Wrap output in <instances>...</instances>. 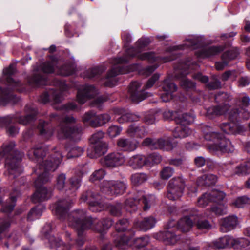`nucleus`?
<instances>
[{
    "label": "nucleus",
    "mask_w": 250,
    "mask_h": 250,
    "mask_svg": "<svg viewBox=\"0 0 250 250\" xmlns=\"http://www.w3.org/2000/svg\"><path fill=\"white\" fill-rule=\"evenodd\" d=\"M55 62H46L44 63L42 67V71L44 73H51L54 71Z\"/></svg>",
    "instance_id": "nucleus-61"
},
{
    "label": "nucleus",
    "mask_w": 250,
    "mask_h": 250,
    "mask_svg": "<svg viewBox=\"0 0 250 250\" xmlns=\"http://www.w3.org/2000/svg\"><path fill=\"white\" fill-rule=\"evenodd\" d=\"M69 225L74 228L77 232L79 239L77 244L82 246L83 244V240L82 236L83 232L90 228H92L101 232L108 229L112 225V221L108 219H104L102 222L97 220H92L86 215V212L83 210H77L68 216Z\"/></svg>",
    "instance_id": "nucleus-1"
},
{
    "label": "nucleus",
    "mask_w": 250,
    "mask_h": 250,
    "mask_svg": "<svg viewBox=\"0 0 250 250\" xmlns=\"http://www.w3.org/2000/svg\"><path fill=\"white\" fill-rule=\"evenodd\" d=\"M34 119V115H33L22 116L19 118L18 122L21 124L27 125L32 121Z\"/></svg>",
    "instance_id": "nucleus-60"
},
{
    "label": "nucleus",
    "mask_w": 250,
    "mask_h": 250,
    "mask_svg": "<svg viewBox=\"0 0 250 250\" xmlns=\"http://www.w3.org/2000/svg\"><path fill=\"white\" fill-rule=\"evenodd\" d=\"M191 133V130L187 125H179L175 129L173 135L175 138H185Z\"/></svg>",
    "instance_id": "nucleus-25"
},
{
    "label": "nucleus",
    "mask_w": 250,
    "mask_h": 250,
    "mask_svg": "<svg viewBox=\"0 0 250 250\" xmlns=\"http://www.w3.org/2000/svg\"><path fill=\"white\" fill-rule=\"evenodd\" d=\"M194 118L187 113L179 115L176 119V122L179 125H187L194 122Z\"/></svg>",
    "instance_id": "nucleus-31"
},
{
    "label": "nucleus",
    "mask_w": 250,
    "mask_h": 250,
    "mask_svg": "<svg viewBox=\"0 0 250 250\" xmlns=\"http://www.w3.org/2000/svg\"><path fill=\"white\" fill-rule=\"evenodd\" d=\"M141 83L137 82H132L129 86V92L131 100L135 103H138L146 98V96L142 95V92L139 90Z\"/></svg>",
    "instance_id": "nucleus-13"
},
{
    "label": "nucleus",
    "mask_w": 250,
    "mask_h": 250,
    "mask_svg": "<svg viewBox=\"0 0 250 250\" xmlns=\"http://www.w3.org/2000/svg\"><path fill=\"white\" fill-rule=\"evenodd\" d=\"M250 200L246 196H241L237 198L231 203L232 205L236 208H243L250 204Z\"/></svg>",
    "instance_id": "nucleus-37"
},
{
    "label": "nucleus",
    "mask_w": 250,
    "mask_h": 250,
    "mask_svg": "<svg viewBox=\"0 0 250 250\" xmlns=\"http://www.w3.org/2000/svg\"><path fill=\"white\" fill-rule=\"evenodd\" d=\"M110 212L113 215L118 216L121 214V207L120 204L111 205L108 207Z\"/></svg>",
    "instance_id": "nucleus-59"
},
{
    "label": "nucleus",
    "mask_w": 250,
    "mask_h": 250,
    "mask_svg": "<svg viewBox=\"0 0 250 250\" xmlns=\"http://www.w3.org/2000/svg\"><path fill=\"white\" fill-rule=\"evenodd\" d=\"M115 113L121 115V117L118 119L119 123H124L125 121L136 122L139 120L140 116L137 114L132 113H126L123 109H115L114 110Z\"/></svg>",
    "instance_id": "nucleus-16"
},
{
    "label": "nucleus",
    "mask_w": 250,
    "mask_h": 250,
    "mask_svg": "<svg viewBox=\"0 0 250 250\" xmlns=\"http://www.w3.org/2000/svg\"><path fill=\"white\" fill-rule=\"evenodd\" d=\"M38 129L41 134L43 135L45 138H49L53 133V129L48 123L44 121H41L38 125Z\"/></svg>",
    "instance_id": "nucleus-28"
},
{
    "label": "nucleus",
    "mask_w": 250,
    "mask_h": 250,
    "mask_svg": "<svg viewBox=\"0 0 250 250\" xmlns=\"http://www.w3.org/2000/svg\"><path fill=\"white\" fill-rule=\"evenodd\" d=\"M15 68L13 65H10L8 68L3 70V74L6 76L7 83L13 87H16L19 85L18 82L15 81L10 76L15 73Z\"/></svg>",
    "instance_id": "nucleus-30"
},
{
    "label": "nucleus",
    "mask_w": 250,
    "mask_h": 250,
    "mask_svg": "<svg viewBox=\"0 0 250 250\" xmlns=\"http://www.w3.org/2000/svg\"><path fill=\"white\" fill-rule=\"evenodd\" d=\"M174 172V170L172 167H166L160 172L161 178L163 180H167L173 175Z\"/></svg>",
    "instance_id": "nucleus-40"
},
{
    "label": "nucleus",
    "mask_w": 250,
    "mask_h": 250,
    "mask_svg": "<svg viewBox=\"0 0 250 250\" xmlns=\"http://www.w3.org/2000/svg\"><path fill=\"white\" fill-rule=\"evenodd\" d=\"M118 146L122 150L126 151H132L137 148V144L130 139L120 138L117 142Z\"/></svg>",
    "instance_id": "nucleus-18"
},
{
    "label": "nucleus",
    "mask_w": 250,
    "mask_h": 250,
    "mask_svg": "<svg viewBox=\"0 0 250 250\" xmlns=\"http://www.w3.org/2000/svg\"><path fill=\"white\" fill-rule=\"evenodd\" d=\"M128 163L133 168H139L146 164V158L142 155H137L130 158Z\"/></svg>",
    "instance_id": "nucleus-24"
},
{
    "label": "nucleus",
    "mask_w": 250,
    "mask_h": 250,
    "mask_svg": "<svg viewBox=\"0 0 250 250\" xmlns=\"http://www.w3.org/2000/svg\"><path fill=\"white\" fill-rule=\"evenodd\" d=\"M19 194V192L17 190L14 191L11 193L10 195V199L13 203L10 206L5 207L3 210L4 212H9L13 210L15 206L14 203L16 201V195H18Z\"/></svg>",
    "instance_id": "nucleus-54"
},
{
    "label": "nucleus",
    "mask_w": 250,
    "mask_h": 250,
    "mask_svg": "<svg viewBox=\"0 0 250 250\" xmlns=\"http://www.w3.org/2000/svg\"><path fill=\"white\" fill-rule=\"evenodd\" d=\"M163 89L164 91L170 94L177 90L176 85L169 80H165L164 82Z\"/></svg>",
    "instance_id": "nucleus-39"
},
{
    "label": "nucleus",
    "mask_w": 250,
    "mask_h": 250,
    "mask_svg": "<svg viewBox=\"0 0 250 250\" xmlns=\"http://www.w3.org/2000/svg\"><path fill=\"white\" fill-rule=\"evenodd\" d=\"M156 223L155 219L151 217L144 218L140 222L135 223L137 227L143 230H147L154 227Z\"/></svg>",
    "instance_id": "nucleus-23"
},
{
    "label": "nucleus",
    "mask_w": 250,
    "mask_h": 250,
    "mask_svg": "<svg viewBox=\"0 0 250 250\" xmlns=\"http://www.w3.org/2000/svg\"><path fill=\"white\" fill-rule=\"evenodd\" d=\"M42 210L40 208H32L28 215V219L33 220L38 218L41 216Z\"/></svg>",
    "instance_id": "nucleus-46"
},
{
    "label": "nucleus",
    "mask_w": 250,
    "mask_h": 250,
    "mask_svg": "<svg viewBox=\"0 0 250 250\" xmlns=\"http://www.w3.org/2000/svg\"><path fill=\"white\" fill-rule=\"evenodd\" d=\"M185 186V182L182 177L173 178L168 183L167 198L171 200L178 199L183 194Z\"/></svg>",
    "instance_id": "nucleus-6"
},
{
    "label": "nucleus",
    "mask_w": 250,
    "mask_h": 250,
    "mask_svg": "<svg viewBox=\"0 0 250 250\" xmlns=\"http://www.w3.org/2000/svg\"><path fill=\"white\" fill-rule=\"evenodd\" d=\"M159 235V237H162L163 240L165 241L167 244L174 245L179 239L178 236L169 231L160 232Z\"/></svg>",
    "instance_id": "nucleus-26"
},
{
    "label": "nucleus",
    "mask_w": 250,
    "mask_h": 250,
    "mask_svg": "<svg viewBox=\"0 0 250 250\" xmlns=\"http://www.w3.org/2000/svg\"><path fill=\"white\" fill-rule=\"evenodd\" d=\"M65 175L64 174H60L57 178V183L56 185V188L61 190L63 189L65 187Z\"/></svg>",
    "instance_id": "nucleus-51"
},
{
    "label": "nucleus",
    "mask_w": 250,
    "mask_h": 250,
    "mask_svg": "<svg viewBox=\"0 0 250 250\" xmlns=\"http://www.w3.org/2000/svg\"><path fill=\"white\" fill-rule=\"evenodd\" d=\"M194 215L197 217L196 221H194V223L196 224L198 229L208 230L211 229V225L208 220L200 219L199 216L197 214H194Z\"/></svg>",
    "instance_id": "nucleus-35"
},
{
    "label": "nucleus",
    "mask_w": 250,
    "mask_h": 250,
    "mask_svg": "<svg viewBox=\"0 0 250 250\" xmlns=\"http://www.w3.org/2000/svg\"><path fill=\"white\" fill-rule=\"evenodd\" d=\"M210 201L209 196L208 193L204 194L198 200V205L202 207L206 206L208 203Z\"/></svg>",
    "instance_id": "nucleus-56"
},
{
    "label": "nucleus",
    "mask_w": 250,
    "mask_h": 250,
    "mask_svg": "<svg viewBox=\"0 0 250 250\" xmlns=\"http://www.w3.org/2000/svg\"><path fill=\"white\" fill-rule=\"evenodd\" d=\"M159 75L155 74L147 82L145 85V89H149L152 87L155 82L159 79Z\"/></svg>",
    "instance_id": "nucleus-57"
},
{
    "label": "nucleus",
    "mask_w": 250,
    "mask_h": 250,
    "mask_svg": "<svg viewBox=\"0 0 250 250\" xmlns=\"http://www.w3.org/2000/svg\"><path fill=\"white\" fill-rule=\"evenodd\" d=\"M181 86L185 89L193 88L195 86V84L191 81L184 79L181 82Z\"/></svg>",
    "instance_id": "nucleus-63"
},
{
    "label": "nucleus",
    "mask_w": 250,
    "mask_h": 250,
    "mask_svg": "<svg viewBox=\"0 0 250 250\" xmlns=\"http://www.w3.org/2000/svg\"><path fill=\"white\" fill-rule=\"evenodd\" d=\"M56 157L52 158L50 160L47 161L44 164V166H42V168H41L43 169L44 171L42 174L40 175L37 179L35 181V185L36 186L41 184L45 183L49 181L50 176L48 171H54L61 163L62 158V156L59 152L58 153Z\"/></svg>",
    "instance_id": "nucleus-5"
},
{
    "label": "nucleus",
    "mask_w": 250,
    "mask_h": 250,
    "mask_svg": "<svg viewBox=\"0 0 250 250\" xmlns=\"http://www.w3.org/2000/svg\"><path fill=\"white\" fill-rule=\"evenodd\" d=\"M14 146L15 144L11 143L3 146L0 152V155L5 157V166L10 179H14L23 171L18 164L21 160V155L18 151L14 150Z\"/></svg>",
    "instance_id": "nucleus-2"
},
{
    "label": "nucleus",
    "mask_w": 250,
    "mask_h": 250,
    "mask_svg": "<svg viewBox=\"0 0 250 250\" xmlns=\"http://www.w3.org/2000/svg\"><path fill=\"white\" fill-rule=\"evenodd\" d=\"M197 218L194 214H190L182 218L178 222V228L184 232H188L192 227Z\"/></svg>",
    "instance_id": "nucleus-12"
},
{
    "label": "nucleus",
    "mask_w": 250,
    "mask_h": 250,
    "mask_svg": "<svg viewBox=\"0 0 250 250\" xmlns=\"http://www.w3.org/2000/svg\"><path fill=\"white\" fill-rule=\"evenodd\" d=\"M210 210L212 213H214L216 215H222L227 213L226 208L221 204L212 207Z\"/></svg>",
    "instance_id": "nucleus-41"
},
{
    "label": "nucleus",
    "mask_w": 250,
    "mask_h": 250,
    "mask_svg": "<svg viewBox=\"0 0 250 250\" xmlns=\"http://www.w3.org/2000/svg\"><path fill=\"white\" fill-rule=\"evenodd\" d=\"M229 106L228 104H223L209 107L207 111V115L210 118L224 114L228 111Z\"/></svg>",
    "instance_id": "nucleus-19"
},
{
    "label": "nucleus",
    "mask_w": 250,
    "mask_h": 250,
    "mask_svg": "<svg viewBox=\"0 0 250 250\" xmlns=\"http://www.w3.org/2000/svg\"><path fill=\"white\" fill-rule=\"evenodd\" d=\"M128 221L126 219H123L116 223L115 228L118 232L122 231L126 229Z\"/></svg>",
    "instance_id": "nucleus-55"
},
{
    "label": "nucleus",
    "mask_w": 250,
    "mask_h": 250,
    "mask_svg": "<svg viewBox=\"0 0 250 250\" xmlns=\"http://www.w3.org/2000/svg\"><path fill=\"white\" fill-rule=\"evenodd\" d=\"M205 138L213 142L208 145V149L211 152H231L234 150V147L230 141L217 132L212 130L207 132L205 133Z\"/></svg>",
    "instance_id": "nucleus-3"
},
{
    "label": "nucleus",
    "mask_w": 250,
    "mask_h": 250,
    "mask_svg": "<svg viewBox=\"0 0 250 250\" xmlns=\"http://www.w3.org/2000/svg\"><path fill=\"white\" fill-rule=\"evenodd\" d=\"M153 145L154 146L152 147V148L161 149L163 150L169 151L173 148V145L168 140L162 139L155 141Z\"/></svg>",
    "instance_id": "nucleus-29"
},
{
    "label": "nucleus",
    "mask_w": 250,
    "mask_h": 250,
    "mask_svg": "<svg viewBox=\"0 0 250 250\" xmlns=\"http://www.w3.org/2000/svg\"><path fill=\"white\" fill-rule=\"evenodd\" d=\"M208 194L210 201L214 202H219L222 200L225 196L224 192L217 190H213Z\"/></svg>",
    "instance_id": "nucleus-38"
},
{
    "label": "nucleus",
    "mask_w": 250,
    "mask_h": 250,
    "mask_svg": "<svg viewBox=\"0 0 250 250\" xmlns=\"http://www.w3.org/2000/svg\"><path fill=\"white\" fill-rule=\"evenodd\" d=\"M144 122L147 125L153 124L155 122L154 115L151 113H146L144 117Z\"/></svg>",
    "instance_id": "nucleus-64"
},
{
    "label": "nucleus",
    "mask_w": 250,
    "mask_h": 250,
    "mask_svg": "<svg viewBox=\"0 0 250 250\" xmlns=\"http://www.w3.org/2000/svg\"><path fill=\"white\" fill-rule=\"evenodd\" d=\"M51 192L44 187H40L33 196L32 200L34 202H40L48 199L51 196Z\"/></svg>",
    "instance_id": "nucleus-20"
},
{
    "label": "nucleus",
    "mask_w": 250,
    "mask_h": 250,
    "mask_svg": "<svg viewBox=\"0 0 250 250\" xmlns=\"http://www.w3.org/2000/svg\"><path fill=\"white\" fill-rule=\"evenodd\" d=\"M220 128L223 132L229 134H239L245 130L243 125L234 123H223L220 125Z\"/></svg>",
    "instance_id": "nucleus-15"
},
{
    "label": "nucleus",
    "mask_w": 250,
    "mask_h": 250,
    "mask_svg": "<svg viewBox=\"0 0 250 250\" xmlns=\"http://www.w3.org/2000/svg\"><path fill=\"white\" fill-rule=\"evenodd\" d=\"M238 224L237 218L234 215L229 216L220 220V230L223 232H227L233 229Z\"/></svg>",
    "instance_id": "nucleus-11"
},
{
    "label": "nucleus",
    "mask_w": 250,
    "mask_h": 250,
    "mask_svg": "<svg viewBox=\"0 0 250 250\" xmlns=\"http://www.w3.org/2000/svg\"><path fill=\"white\" fill-rule=\"evenodd\" d=\"M149 241V237L146 236L136 239L135 240V244L137 247H144L148 244Z\"/></svg>",
    "instance_id": "nucleus-53"
},
{
    "label": "nucleus",
    "mask_w": 250,
    "mask_h": 250,
    "mask_svg": "<svg viewBox=\"0 0 250 250\" xmlns=\"http://www.w3.org/2000/svg\"><path fill=\"white\" fill-rule=\"evenodd\" d=\"M32 153L36 158H42L45 155V153L42 146L34 148L29 152L28 155L32 157Z\"/></svg>",
    "instance_id": "nucleus-45"
},
{
    "label": "nucleus",
    "mask_w": 250,
    "mask_h": 250,
    "mask_svg": "<svg viewBox=\"0 0 250 250\" xmlns=\"http://www.w3.org/2000/svg\"><path fill=\"white\" fill-rule=\"evenodd\" d=\"M51 245L53 247H56L57 248H59L60 247H62V250H70V247L66 245H64L61 240H51Z\"/></svg>",
    "instance_id": "nucleus-62"
},
{
    "label": "nucleus",
    "mask_w": 250,
    "mask_h": 250,
    "mask_svg": "<svg viewBox=\"0 0 250 250\" xmlns=\"http://www.w3.org/2000/svg\"><path fill=\"white\" fill-rule=\"evenodd\" d=\"M83 150L82 148L77 146H74L69 150L67 158H70L80 156L83 153Z\"/></svg>",
    "instance_id": "nucleus-44"
},
{
    "label": "nucleus",
    "mask_w": 250,
    "mask_h": 250,
    "mask_svg": "<svg viewBox=\"0 0 250 250\" xmlns=\"http://www.w3.org/2000/svg\"><path fill=\"white\" fill-rule=\"evenodd\" d=\"M125 161V158L123 154L113 152L105 156L102 160V164L105 167L113 168L123 165Z\"/></svg>",
    "instance_id": "nucleus-9"
},
{
    "label": "nucleus",
    "mask_w": 250,
    "mask_h": 250,
    "mask_svg": "<svg viewBox=\"0 0 250 250\" xmlns=\"http://www.w3.org/2000/svg\"><path fill=\"white\" fill-rule=\"evenodd\" d=\"M250 240L246 238L234 239L229 235H226L214 241L213 243L218 249H224L231 246L235 249H240L249 246Z\"/></svg>",
    "instance_id": "nucleus-4"
},
{
    "label": "nucleus",
    "mask_w": 250,
    "mask_h": 250,
    "mask_svg": "<svg viewBox=\"0 0 250 250\" xmlns=\"http://www.w3.org/2000/svg\"><path fill=\"white\" fill-rule=\"evenodd\" d=\"M127 132L131 135H136L140 138L144 137L146 133L144 128H141L135 125H130L127 129Z\"/></svg>",
    "instance_id": "nucleus-36"
},
{
    "label": "nucleus",
    "mask_w": 250,
    "mask_h": 250,
    "mask_svg": "<svg viewBox=\"0 0 250 250\" xmlns=\"http://www.w3.org/2000/svg\"><path fill=\"white\" fill-rule=\"evenodd\" d=\"M127 72V71L121 69L119 66H114V67L108 73L105 79V84L106 86L110 87L114 86L117 83V81L114 77L119 74L125 73Z\"/></svg>",
    "instance_id": "nucleus-14"
},
{
    "label": "nucleus",
    "mask_w": 250,
    "mask_h": 250,
    "mask_svg": "<svg viewBox=\"0 0 250 250\" xmlns=\"http://www.w3.org/2000/svg\"><path fill=\"white\" fill-rule=\"evenodd\" d=\"M75 122L73 117H66L57 127V136L59 139H62L71 136L73 134L79 133L81 131V128L77 127L72 128L71 125Z\"/></svg>",
    "instance_id": "nucleus-7"
},
{
    "label": "nucleus",
    "mask_w": 250,
    "mask_h": 250,
    "mask_svg": "<svg viewBox=\"0 0 250 250\" xmlns=\"http://www.w3.org/2000/svg\"><path fill=\"white\" fill-rule=\"evenodd\" d=\"M122 129L116 125H111L107 130V134L111 137L113 138L120 134Z\"/></svg>",
    "instance_id": "nucleus-47"
},
{
    "label": "nucleus",
    "mask_w": 250,
    "mask_h": 250,
    "mask_svg": "<svg viewBox=\"0 0 250 250\" xmlns=\"http://www.w3.org/2000/svg\"><path fill=\"white\" fill-rule=\"evenodd\" d=\"M93 147L95 157H98L104 154L107 150V145L104 142L93 145Z\"/></svg>",
    "instance_id": "nucleus-33"
},
{
    "label": "nucleus",
    "mask_w": 250,
    "mask_h": 250,
    "mask_svg": "<svg viewBox=\"0 0 250 250\" xmlns=\"http://www.w3.org/2000/svg\"><path fill=\"white\" fill-rule=\"evenodd\" d=\"M126 185L124 181L105 180L101 185V190L108 194H120L124 192Z\"/></svg>",
    "instance_id": "nucleus-8"
},
{
    "label": "nucleus",
    "mask_w": 250,
    "mask_h": 250,
    "mask_svg": "<svg viewBox=\"0 0 250 250\" xmlns=\"http://www.w3.org/2000/svg\"><path fill=\"white\" fill-rule=\"evenodd\" d=\"M95 115L96 113L92 111L85 113L83 117V122L84 123L89 124L92 127H97L99 123L97 121L95 122L92 120L94 118V117H95Z\"/></svg>",
    "instance_id": "nucleus-34"
},
{
    "label": "nucleus",
    "mask_w": 250,
    "mask_h": 250,
    "mask_svg": "<svg viewBox=\"0 0 250 250\" xmlns=\"http://www.w3.org/2000/svg\"><path fill=\"white\" fill-rule=\"evenodd\" d=\"M129 241V239L127 233L124 235L122 234H118V237L115 239L116 245L118 246H120L125 244H128Z\"/></svg>",
    "instance_id": "nucleus-42"
},
{
    "label": "nucleus",
    "mask_w": 250,
    "mask_h": 250,
    "mask_svg": "<svg viewBox=\"0 0 250 250\" xmlns=\"http://www.w3.org/2000/svg\"><path fill=\"white\" fill-rule=\"evenodd\" d=\"M134 200V206H136L138 202L142 201L144 204V210H147L149 208L150 205L154 203V197L150 195L146 198L143 191H139L135 195Z\"/></svg>",
    "instance_id": "nucleus-17"
},
{
    "label": "nucleus",
    "mask_w": 250,
    "mask_h": 250,
    "mask_svg": "<svg viewBox=\"0 0 250 250\" xmlns=\"http://www.w3.org/2000/svg\"><path fill=\"white\" fill-rule=\"evenodd\" d=\"M72 203V201L65 200L59 201L56 206V213L60 216L65 215Z\"/></svg>",
    "instance_id": "nucleus-22"
},
{
    "label": "nucleus",
    "mask_w": 250,
    "mask_h": 250,
    "mask_svg": "<svg viewBox=\"0 0 250 250\" xmlns=\"http://www.w3.org/2000/svg\"><path fill=\"white\" fill-rule=\"evenodd\" d=\"M138 57L142 60H148L149 61H152L155 60V55L151 52L139 54Z\"/></svg>",
    "instance_id": "nucleus-58"
},
{
    "label": "nucleus",
    "mask_w": 250,
    "mask_h": 250,
    "mask_svg": "<svg viewBox=\"0 0 250 250\" xmlns=\"http://www.w3.org/2000/svg\"><path fill=\"white\" fill-rule=\"evenodd\" d=\"M104 133L102 131H99L94 133L90 138L91 143L93 145L103 142L102 139L103 138Z\"/></svg>",
    "instance_id": "nucleus-48"
},
{
    "label": "nucleus",
    "mask_w": 250,
    "mask_h": 250,
    "mask_svg": "<svg viewBox=\"0 0 250 250\" xmlns=\"http://www.w3.org/2000/svg\"><path fill=\"white\" fill-rule=\"evenodd\" d=\"M147 176L143 173H137L133 174L131 177V180L132 184L134 186H139L147 179Z\"/></svg>",
    "instance_id": "nucleus-32"
},
{
    "label": "nucleus",
    "mask_w": 250,
    "mask_h": 250,
    "mask_svg": "<svg viewBox=\"0 0 250 250\" xmlns=\"http://www.w3.org/2000/svg\"><path fill=\"white\" fill-rule=\"evenodd\" d=\"M105 175V172L103 169L95 170L90 176V180L92 182H95L103 179Z\"/></svg>",
    "instance_id": "nucleus-43"
},
{
    "label": "nucleus",
    "mask_w": 250,
    "mask_h": 250,
    "mask_svg": "<svg viewBox=\"0 0 250 250\" xmlns=\"http://www.w3.org/2000/svg\"><path fill=\"white\" fill-rule=\"evenodd\" d=\"M217 181V177L212 174H204L200 177L198 180L197 183L200 186H210L214 185Z\"/></svg>",
    "instance_id": "nucleus-21"
},
{
    "label": "nucleus",
    "mask_w": 250,
    "mask_h": 250,
    "mask_svg": "<svg viewBox=\"0 0 250 250\" xmlns=\"http://www.w3.org/2000/svg\"><path fill=\"white\" fill-rule=\"evenodd\" d=\"M97 94L95 88L91 85L82 86L78 90L77 100L81 104H83L88 98L94 97Z\"/></svg>",
    "instance_id": "nucleus-10"
},
{
    "label": "nucleus",
    "mask_w": 250,
    "mask_h": 250,
    "mask_svg": "<svg viewBox=\"0 0 250 250\" xmlns=\"http://www.w3.org/2000/svg\"><path fill=\"white\" fill-rule=\"evenodd\" d=\"M161 161V157L157 154L153 153L149 155L146 158V164H153L159 163Z\"/></svg>",
    "instance_id": "nucleus-50"
},
{
    "label": "nucleus",
    "mask_w": 250,
    "mask_h": 250,
    "mask_svg": "<svg viewBox=\"0 0 250 250\" xmlns=\"http://www.w3.org/2000/svg\"><path fill=\"white\" fill-rule=\"evenodd\" d=\"M233 173L235 174L242 176L250 174V162H245L237 166Z\"/></svg>",
    "instance_id": "nucleus-27"
},
{
    "label": "nucleus",
    "mask_w": 250,
    "mask_h": 250,
    "mask_svg": "<svg viewBox=\"0 0 250 250\" xmlns=\"http://www.w3.org/2000/svg\"><path fill=\"white\" fill-rule=\"evenodd\" d=\"M223 48L220 46H212L208 48L205 52L206 57L215 55L223 50Z\"/></svg>",
    "instance_id": "nucleus-52"
},
{
    "label": "nucleus",
    "mask_w": 250,
    "mask_h": 250,
    "mask_svg": "<svg viewBox=\"0 0 250 250\" xmlns=\"http://www.w3.org/2000/svg\"><path fill=\"white\" fill-rule=\"evenodd\" d=\"M239 53L236 50H230L225 52L222 55V60H225L226 61H229L235 59Z\"/></svg>",
    "instance_id": "nucleus-49"
}]
</instances>
